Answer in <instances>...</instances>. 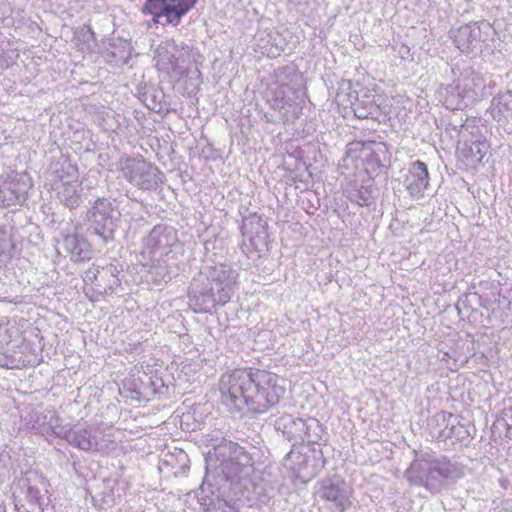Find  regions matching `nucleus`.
Listing matches in <instances>:
<instances>
[{
    "label": "nucleus",
    "instance_id": "obj_37",
    "mask_svg": "<svg viewBox=\"0 0 512 512\" xmlns=\"http://www.w3.org/2000/svg\"><path fill=\"white\" fill-rule=\"evenodd\" d=\"M312 451L314 453L315 460L320 461L321 466L324 467L326 464V458L324 457L323 450L321 448H319V449L313 448Z\"/></svg>",
    "mask_w": 512,
    "mask_h": 512
},
{
    "label": "nucleus",
    "instance_id": "obj_31",
    "mask_svg": "<svg viewBox=\"0 0 512 512\" xmlns=\"http://www.w3.org/2000/svg\"><path fill=\"white\" fill-rule=\"evenodd\" d=\"M475 120H469L466 119V121H463V119L460 117L459 119L451 120L448 123V126L453 130L458 132V137L463 139L464 141H467L466 138V132H469L470 128H474Z\"/></svg>",
    "mask_w": 512,
    "mask_h": 512
},
{
    "label": "nucleus",
    "instance_id": "obj_30",
    "mask_svg": "<svg viewBox=\"0 0 512 512\" xmlns=\"http://www.w3.org/2000/svg\"><path fill=\"white\" fill-rule=\"evenodd\" d=\"M346 197L351 203H355L361 207H368L372 203L371 191L364 186L347 190Z\"/></svg>",
    "mask_w": 512,
    "mask_h": 512
},
{
    "label": "nucleus",
    "instance_id": "obj_25",
    "mask_svg": "<svg viewBox=\"0 0 512 512\" xmlns=\"http://www.w3.org/2000/svg\"><path fill=\"white\" fill-rule=\"evenodd\" d=\"M352 110L359 119L375 118L379 113V106L369 95L365 94L352 103Z\"/></svg>",
    "mask_w": 512,
    "mask_h": 512
},
{
    "label": "nucleus",
    "instance_id": "obj_45",
    "mask_svg": "<svg viewBox=\"0 0 512 512\" xmlns=\"http://www.w3.org/2000/svg\"><path fill=\"white\" fill-rule=\"evenodd\" d=\"M292 454V451H290L289 453H287V458L290 457V455Z\"/></svg>",
    "mask_w": 512,
    "mask_h": 512
},
{
    "label": "nucleus",
    "instance_id": "obj_10",
    "mask_svg": "<svg viewBox=\"0 0 512 512\" xmlns=\"http://www.w3.org/2000/svg\"><path fill=\"white\" fill-rule=\"evenodd\" d=\"M198 0H147L142 8L144 14L165 17L166 23L177 26Z\"/></svg>",
    "mask_w": 512,
    "mask_h": 512
},
{
    "label": "nucleus",
    "instance_id": "obj_42",
    "mask_svg": "<svg viewBox=\"0 0 512 512\" xmlns=\"http://www.w3.org/2000/svg\"><path fill=\"white\" fill-rule=\"evenodd\" d=\"M160 18H161V17H155V16H153V22H154V23H159V22H160V20H159Z\"/></svg>",
    "mask_w": 512,
    "mask_h": 512
},
{
    "label": "nucleus",
    "instance_id": "obj_35",
    "mask_svg": "<svg viewBox=\"0 0 512 512\" xmlns=\"http://www.w3.org/2000/svg\"><path fill=\"white\" fill-rule=\"evenodd\" d=\"M80 37L82 38V41L85 43L89 42H95L96 36L92 28L88 25H84L80 30Z\"/></svg>",
    "mask_w": 512,
    "mask_h": 512
},
{
    "label": "nucleus",
    "instance_id": "obj_11",
    "mask_svg": "<svg viewBox=\"0 0 512 512\" xmlns=\"http://www.w3.org/2000/svg\"><path fill=\"white\" fill-rule=\"evenodd\" d=\"M31 187L32 180L26 172L12 173L0 185V205L8 207L24 204Z\"/></svg>",
    "mask_w": 512,
    "mask_h": 512
},
{
    "label": "nucleus",
    "instance_id": "obj_39",
    "mask_svg": "<svg viewBox=\"0 0 512 512\" xmlns=\"http://www.w3.org/2000/svg\"><path fill=\"white\" fill-rule=\"evenodd\" d=\"M191 60H193L196 64H202L204 61V56L200 52L192 50L190 54V61Z\"/></svg>",
    "mask_w": 512,
    "mask_h": 512
},
{
    "label": "nucleus",
    "instance_id": "obj_19",
    "mask_svg": "<svg viewBox=\"0 0 512 512\" xmlns=\"http://www.w3.org/2000/svg\"><path fill=\"white\" fill-rule=\"evenodd\" d=\"M138 97L151 111L161 113L167 110L166 96L163 90L151 83H145L138 90Z\"/></svg>",
    "mask_w": 512,
    "mask_h": 512
},
{
    "label": "nucleus",
    "instance_id": "obj_32",
    "mask_svg": "<svg viewBox=\"0 0 512 512\" xmlns=\"http://www.w3.org/2000/svg\"><path fill=\"white\" fill-rule=\"evenodd\" d=\"M385 154V148L380 146L377 150L372 151L369 156L366 158L367 170H372V172H376L377 170H381V168L385 167L382 163L380 154Z\"/></svg>",
    "mask_w": 512,
    "mask_h": 512
},
{
    "label": "nucleus",
    "instance_id": "obj_29",
    "mask_svg": "<svg viewBox=\"0 0 512 512\" xmlns=\"http://www.w3.org/2000/svg\"><path fill=\"white\" fill-rule=\"evenodd\" d=\"M470 438V431L465 426L459 423L457 417H453L448 430L446 431L445 441L452 439L459 443H464Z\"/></svg>",
    "mask_w": 512,
    "mask_h": 512
},
{
    "label": "nucleus",
    "instance_id": "obj_21",
    "mask_svg": "<svg viewBox=\"0 0 512 512\" xmlns=\"http://www.w3.org/2000/svg\"><path fill=\"white\" fill-rule=\"evenodd\" d=\"M427 460H429L432 465L431 473L437 472V477H439L442 482V488H444L446 480L456 479L463 476L462 467L445 456L427 458Z\"/></svg>",
    "mask_w": 512,
    "mask_h": 512
},
{
    "label": "nucleus",
    "instance_id": "obj_24",
    "mask_svg": "<svg viewBox=\"0 0 512 512\" xmlns=\"http://www.w3.org/2000/svg\"><path fill=\"white\" fill-rule=\"evenodd\" d=\"M77 173V167L65 157H61L51 164V175L60 180L61 183L65 181H77Z\"/></svg>",
    "mask_w": 512,
    "mask_h": 512
},
{
    "label": "nucleus",
    "instance_id": "obj_22",
    "mask_svg": "<svg viewBox=\"0 0 512 512\" xmlns=\"http://www.w3.org/2000/svg\"><path fill=\"white\" fill-rule=\"evenodd\" d=\"M56 197L59 202L69 209L77 208L81 203L77 181H65L56 186Z\"/></svg>",
    "mask_w": 512,
    "mask_h": 512
},
{
    "label": "nucleus",
    "instance_id": "obj_14",
    "mask_svg": "<svg viewBox=\"0 0 512 512\" xmlns=\"http://www.w3.org/2000/svg\"><path fill=\"white\" fill-rule=\"evenodd\" d=\"M241 233L244 242L247 240L252 249L262 252L268 247V225L257 213H251L243 218Z\"/></svg>",
    "mask_w": 512,
    "mask_h": 512
},
{
    "label": "nucleus",
    "instance_id": "obj_34",
    "mask_svg": "<svg viewBox=\"0 0 512 512\" xmlns=\"http://www.w3.org/2000/svg\"><path fill=\"white\" fill-rule=\"evenodd\" d=\"M12 340V335L7 324H0V353Z\"/></svg>",
    "mask_w": 512,
    "mask_h": 512
},
{
    "label": "nucleus",
    "instance_id": "obj_27",
    "mask_svg": "<svg viewBox=\"0 0 512 512\" xmlns=\"http://www.w3.org/2000/svg\"><path fill=\"white\" fill-rule=\"evenodd\" d=\"M441 93L444 96V104L449 109L458 110L464 104V96L459 85H448Z\"/></svg>",
    "mask_w": 512,
    "mask_h": 512
},
{
    "label": "nucleus",
    "instance_id": "obj_3",
    "mask_svg": "<svg viewBox=\"0 0 512 512\" xmlns=\"http://www.w3.org/2000/svg\"><path fill=\"white\" fill-rule=\"evenodd\" d=\"M237 279L238 273L230 265L206 266L190 283V306L195 312H210L216 305H225L235 292Z\"/></svg>",
    "mask_w": 512,
    "mask_h": 512
},
{
    "label": "nucleus",
    "instance_id": "obj_26",
    "mask_svg": "<svg viewBox=\"0 0 512 512\" xmlns=\"http://www.w3.org/2000/svg\"><path fill=\"white\" fill-rule=\"evenodd\" d=\"M305 437L303 442L307 441L310 444H326L327 439L324 438L325 431L320 422L315 418H308L305 425Z\"/></svg>",
    "mask_w": 512,
    "mask_h": 512
},
{
    "label": "nucleus",
    "instance_id": "obj_13",
    "mask_svg": "<svg viewBox=\"0 0 512 512\" xmlns=\"http://www.w3.org/2000/svg\"><path fill=\"white\" fill-rule=\"evenodd\" d=\"M432 465L424 458L418 456L406 469L405 477L411 485L425 487L431 493H438L442 488V482L437 477V472H432Z\"/></svg>",
    "mask_w": 512,
    "mask_h": 512
},
{
    "label": "nucleus",
    "instance_id": "obj_1",
    "mask_svg": "<svg viewBox=\"0 0 512 512\" xmlns=\"http://www.w3.org/2000/svg\"><path fill=\"white\" fill-rule=\"evenodd\" d=\"M285 391L284 380L267 370L235 369L220 379L222 401L239 412L264 413L280 402Z\"/></svg>",
    "mask_w": 512,
    "mask_h": 512
},
{
    "label": "nucleus",
    "instance_id": "obj_12",
    "mask_svg": "<svg viewBox=\"0 0 512 512\" xmlns=\"http://www.w3.org/2000/svg\"><path fill=\"white\" fill-rule=\"evenodd\" d=\"M351 494V488L338 476L325 478L320 483V497L330 502L335 512H345L351 506Z\"/></svg>",
    "mask_w": 512,
    "mask_h": 512
},
{
    "label": "nucleus",
    "instance_id": "obj_41",
    "mask_svg": "<svg viewBox=\"0 0 512 512\" xmlns=\"http://www.w3.org/2000/svg\"><path fill=\"white\" fill-rule=\"evenodd\" d=\"M170 279L171 277L169 275H163L160 281L167 283Z\"/></svg>",
    "mask_w": 512,
    "mask_h": 512
},
{
    "label": "nucleus",
    "instance_id": "obj_17",
    "mask_svg": "<svg viewBox=\"0 0 512 512\" xmlns=\"http://www.w3.org/2000/svg\"><path fill=\"white\" fill-rule=\"evenodd\" d=\"M404 186L412 197L424 196V191L429 186L428 167L424 162L417 160L410 164Z\"/></svg>",
    "mask_w": 512,
    "mask_h": 512
},
{
    "label": "nucleus",
    "instance_id": "obj_2",
    "mask_svg": "<svg viewBox=\"0 0 512 512\" xmlns=\"http://www.w3.org/2000/svg\"><path fill=\"white\" fill-rule=\"evenodd\" d=\"M214 455L219 464L214 471L209 470L212 456L209 455L206 479L215 478L216 484L228 485L229 490L238 499L248 502L255 499L258 486L252 480L254 473L253 455L237 443L222 439L214 447Z\"/></svg>",
    "mask_w": 512,
    "mask_h": 512
},
{
    "label": "nucleus",
    "instance_id": "obj_23",
    "mask_svg": "<svg viewBox=\"0 0 512 512\" xmlns=\"http://www.w3.org/2000/svg\"><path fill=\"white\" fill-rule=\"evenodd\" d=\"M454 415L449 412L440 411L427 419L426 430L429 435L438 441H445L446 431L451 424Z\"/></svg>",
    "mask_w": 512,
    "mask_h": 512
},
{
    "label": "nucleus",
    "instance_id": "obj_4",
    "mask_svg": "<svg viewBox=\"0 0 512 512\" xmlns=\"http://www.w3.org/2000/svg\"><path fill=\"white\" fill-rule=\"evenodd\" d=\"M121 213L118 207L106 197H98L89 202L85 219L88 230L104 243L113 242L120 223Z\"/></svg>",
    "mask_w": 512,
    "mask_h": 512
},
{
    "label": "nucleus",
    "instance_id": "obj_8",
    "mask_svg": "<svg viewBox=\"0 0 512 512\" xmlns=\"http://www.w3.org/2000/svg\"><path fill=\"white\" fill-rule=\"evenodd\" d=\"M491 26L488 23H470L451 30V38L457 48L465 54L477 55L488 47Z\"/></svg>",
    "mask_w": 512,
    "mask_h": 512
},
{
    "label": "nucleus",
    "instance_id": "obj_5",
    "mask_svg": "<svg viewBox=\"0 0 512 512\" xmlns=\"http://www.w3.org/2000/svg\"><path fill=\"white\" fill-rule=\"evenodd\" d=\"M121 172L131 185L144 191L156 190L165 179L164 173L157 166L142 158L127 159Z\"/></svg>",
    "mask_w": 512,
    "mask_h": 512
},
{
    "label": "nucleus",
    "instance_id": "obj_6",
    "mask_svg": "<svg viewBox=\"0 0 512 512\" xmlns=\"http://www.w3.org/2000/svg\"><path fill=\"white\" fill-rule=\"evenodd\" d=\"M54 433L70 445L87 452L108 453L114 446L109 436L92 427L82 429L61 427L59 431L54 430Z\"/></svg>",
    "mask_w": 512,
    "mask_h": 512
},
{
    "label": "nucleus",
    "instance_id": "obj_43",
    "mask_svg": "<svg viewBox=\"0 0 512 512\" xmlns=\"http://www.w3.org/2000/svg\"><path fill=\"white\" fill-rule=\"evenodd\" d=\"M6 365H7L6 361H3L2 359H0V366H6Z\"/></svg>",
    "mask_w": 512,
    "mask_h": 512
},
{
    "label": "nucleus",
    "instance_id": "obj_33",
    "mask_svg": "<svg viewBox=\"0 0 512 512\" xmlns=\"http://www.w3.org/2000/svg\"><path fill=\"white\" fill-rule=\"evenodd\" d=\"M199 501L205 507L206 512H218L223 502L218 496L216 499L204 496L199 498Z\"/></svg>",
    "mask_w": 512,
    "mask_h": 512
},
{
    "label": "nucleus",
    "instance_id": "obj_16",
    "mask_svg": "<svg viewBox=\"0 0 512 512\" xmlns=\"http://www.w3.org/2000/svg\"><path fill=\"white\" fill-rule=\"evenodd\" d=\"M512 91L507 90L499 93L491 102V116L497 123V130L500 135L506 134L508 137L512 134Z\"/></svg>",
    "mask_w": 512,
    "mask_h": 512
},
{
    "label": "nucleus",
    "instance_id": "obj_15",
    "mask_svg": "<svg viewBox=\"0 0 512 512\" xmlns=\"http://www.w3.org/2000/svg\"><path fill=\"white\" fill-rule=\"evenodd\" d=\"M192 48L183 42L177 43L174 39H166L158 46L156 53L159 61L169 65L173 70H182L190 62Z\"/></svg>",
    "mask_w": 512,
    "mask_h": 512
},
{
    "label": "nucleus",
    "instance_id": "obj_40",
    "mask_svg": "<svg viewBox=\"0 0 512 512\" xmlns=\"http://www.w3.org/2000/svg\"><path fill=\"white\" fill-rule=\"evenodd\" d=\"M15 509L17 510V512H38V511H34V510L30 511V510H26V509L21 510V509L18 507V505H17V504H15Z\"/></svg>",
    "mask_w": 512,
    "mask_h": 512
},
{
    "label": "nucleus",
    "instance_id": "obj_9",
    "mask_svg": "<svg viewBox=\"0 0 512 512\" xmlns=\"http://www.w3.org/2000/svg\"><path fill=\"white\" fill-rule=\"evenodd\" d=\"M18 485L30 504H35L38 512H55L49 494V482L39 472L29 470L19 479Z\"/></svg>",
    "mask_w": 512,
    "mask_h": 512
},
{
    "label": "nucleus",
    "instance_id": "obj_44",
    "mask_svg": "<svg viewBox=\"0 0 512 512\" xmlns=\"http://www.w3.org/2000/svg\"><path fill=\"white\" fill-rule=\"evenodd\" d=\"M5 263V260L4 259H0V268L4 265Z\"/></svg>",
    "mask_w": 512,
    "mask_h": 512
},
{
    "label": "nucleus",
    "instance_id": "obj_38",
    "mask_svg": "<svg viewBox=\"0 0 512 512\" xmlns=\"http://www.w3.org/2000/svg\"><path fill=\"white\" fill-rule=\"evenodd\" d=\"M10 244L5 239H0V259L7 258V251Z\"/></svg>",
    "mask_w": 512,
    "mask_h": 512
},
{
    "label": "nucleus",
    "instance_id": "obj_18",
    "mask_svg": "<svg viewBox=\"0 0 512 512\" xmlns=\"http://www.w3.org/2000/svg\"><path fill=\"white\" fill-rule=\"evenodd\" d=\"M305 425L306 420L295 418L291 414H284L274 422L275 429L281 431L283 436L294 444L303 443Z\"/></svg>",
    "mask_w": 512,
    "mask_h": 512
},
{
    "label": "nucleus",
    "instance_id": "obj_36",
    "mask_svg": "<svg viewBox=\"0 0 512 512\" xmlns=\"http://www.w3.org/2000/svg\"><path fill=\"white\" fill-rule=\"evenodd\" d=\"M470 141L472 142V146L470 147V150L472 152H474V150L476 149L477 153L480 154V156L478 157V160H481L483 157V155L481 154V152H482L481 146L485 148V143H481L478 140H473V139H471Z\"/></svg>",
    "mask_w": 512,
    "mask_h": 512
},
{
    "label": "nucleus",
    "instance_id": "obj_20",
    "mask_svg": "<svg viewBox=\"0 0 512 512\" xmlns=\"http://www.w3.org/2000/svg\"><path fill=\"white\" fill-rule=\"evenodd\" d=\"M63 248L73 262H84L91 258V246L77 234H68L63 237Z\"/></svg>",
    "mask_w": 512,
    "mask_h": 512
},
{
    "label": "nucleus",
    "instance_id": "obj_28",
    "mask_svg": "<svg viewBox=\"0 0 512 512\" xmlns=\"http://www.w3.org/2000/svg\"><path fill=\"white\" fill-rule=\"evenodd\" d=\"M288 91H291L288 85H279L270 91L268 102L273 109H284L286 106H290L289 99L286 97Z\"/></svg>",
    "mask_w": 512,
    "mask_h": 512
},
{
    "label": "nucleus",
    "instance_id": "obj_7",
    "mask_svg": "<svg viewBox=\"0 0 512 512\" xmlns=\"http://www.w3.org/2000/svg\"><path fill=\"white\" fill-rule=\"evenodd\" d=\"M181 249L177 230L166 224L155 225L142 240V254L151 257L169 256Z\"/></svg>",
    "mask_w": 512,
    "mask_h": 512
}]
</instances>
